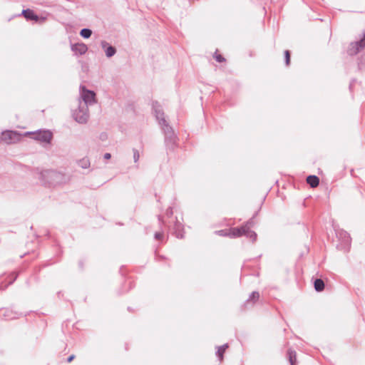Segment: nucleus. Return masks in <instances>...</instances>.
<instances>
[{
    "instance_id": "1",
    "label": "nucleus",
    "mask_w": 365,
    "mask_h": 365,
    "mask_svg": "<svg viewBox=\"0 0 365 365\" xmlns=\"http://www.w3.org/2000/svg\"><path fill=\"white\" fill-rule=\"evenodd\" d=\"M80 101L82 105L88 106L94 105L97 103L96 94L94 91L88 90L84 86H80Z\"/></svg>"
},
{
    "instance_id": "2",
    "label": "nucleus",
    "mask_w": 365,
    "mask_h": 365,
    "mask_svg": "<svg viewBox=\"0 0 365 365\" xmlns=\"http://www.w3.org/2000/svg\"><path fill=\"white\" fill-rule=\"evenodd\" d=\"M73 116L78 123H86L89 118L88 108H87L86 105H82V102L79 101L78 108L73 111Z\"/></svg>"
},
{
    "instance_id": "3",
    "label": "nucleus",
    "mask_w": 365,
    "mask_h": 365,
    "mask_svg": "<svg viewBox=\"0 0 365 365\" xmlns=\"http://www.w3.org/2000/svg\"><path fill=\"white\" fill-rule=\"evenodd\" d=\"M160 125H161L162 130L165 134V141L166 145L173 148L176 141V135L173 129L169 125L167 121H165V123H161Z\"/></svg>"
},
{
    "instance_id": "4",
    "label": "nucleus",
    "mask_w": 365,
    "mask_h": 365,
    "mask_svg": "<svg viewBox=\"0 0 365 365\" xmlns=\"http://www.w3.org/2000/svg\"><path fill=\"white\" fill-rule=\"evenodd\" d=\"M1 139L7 144L16 143L21 140V134L17 131L6 130L1 133Z\"/></svg>"
},
{
    "instance_id": "5",
    "label": "nucleus",
    "mask_w": 365,
    "mask_h": 365,
    "mask_svg": "<svg viewBox=\"0 0 365 365\" xmlns=\"http://www.w3.org/2000/svg\"><path fill=\"white\" fill-rule=\"evenodd\" d=\"M365 47V32L359 41L350 43L347 53L350 56L356 55Z\"/></svg>"
},
{
    "instance_id": "6",
    "label": "nucleus",
    "mask_w": 365,
    "mask_h": 365,
    "mask_svg": "<svg viewBox=\"0 0 365 365\" xmlns=\"http://www.w3.org/2000/svg\"><path fill=\"white\" fill-rule=\"evenodd\" d=\"M32 135L34 140L46 143H50L53 138V134L49 130H38L32 133Z\"/></svg>"
},
{
    "instance_id": "7",
    "label": "nucleus",
    "mask_w": 365,
    "mask_h": 365,
    "mask_svg": "<svg viewBox=\"0 0 365 365\" xmlns=\"http://www.w3.org/2000/svg\"><path fill=\"white\" fill-rule=\"evenodd\" d=\"M253 225L252 220H249L245 225L240 227H233L230 229L231 237L235 238L245 235L247 229H250Z\"/></svg>"
},
{
    "instance_id": "8",
    "label": "nucleus",
    "mask_w": 365,
    "mask_h": 365,
    "mask_svg": "<svg viewBox=\"0 0 365 365\" xmlns=\"http://www.w3.org/2000/svg\"><path fill=\"white\" fill-rule=\"evenodd\" d=\"M336 235L337 237L342 240L341 244L337 245V248L339 250H347L351 242L349 235L344 230L336 231Z\"/></svg>"
},
{
    "instance_id": "9",
    "label": "nucleus",
    "mask_w": 365,
    "mask_h": 365,
    "mask_svg": "<svg viewBox=\"0 0 365 365\" xmlns=\"http://www.w3.org/2000/svg\"><path fill=\"white\" fill-rule=\"evenodd\" d=\"M101 46L102 48L104 50L106 56L108 58H110L115 54L116 48L110 44H109V43H108L107 41H101Z\"/></svg>"
},
{
    "instance_id": "10",
    "label": "nucleus",
    "mask_w": 365,
    "mask_h": 365,
    "mask_svg": "<svg viewBox=\"0 0 365 365\" xmlns=\"http://www.w3.org/2000/svg\"><path fill=\"white\" fill-rule=\"evenodd\" d=\"M153 108L159 124L165 123L166 120L164 117V113L162 110L160 106L158 103H153Z\"/></svg>"
},
{
    "instance_id": "11",
    "label": "nucleus",
    "mask_w": 365,
    "mask_h": 365,
    "mask_svg": "<svg viewBox=\"0 0 365 365\" xmlns=\"http://www.w3.org/2000/svg\"><path fill=\"white\" fill-rule=\"evenodd\" d=\"M71 50L76 55H83L88 51V47L86 44L81 43H75L71 46Z\"/></svg>"
},
{
    "instance_id": "12",
    "label": "nucleus",
    "mask_w": 365,
    "mask_h": 365,
    "mask_svg": "<svg viewBox=\"0 0 365 365\" xmlns=\"http://www.w3.org/2000/svg\"><path fill=\"white\" fill-rule=\"evenodd\" d=\"M173 229H174V234L176 236V237L180 238V239L183 238V237H184L183 225L180 222L176 220V222H175Z\"/></svg>"
},
{
    "instance_id": "13",
    "label": "nucleus",
    "mask_w": 365,
    "mask_h": 365,
    "mask_svg": "<svg viewBox=\"0 0 365 365\" xmlns=\"http://www.w3.org/2000/svg\"><path fill=\"white\" fill-rule=\"evenodd\" d=\"M21 14L27 20H33L35 21H37L38 20V16L36 14H35L32 10L29 9L23 10Z\"/></svg>"
},
{
    "instance_id": "14",
    "label": "nucleus",
    "mask_w": 365,
    "mask_h": 365,
    "mask_svg": "<svg viewBox=\"0 0 365 365\" xmlns=\"http://www.w3.org/2000/svg\"><path fill=\"white\" fill-rule=\"evenodd\" d=\"M307 182L312 187H316L319 184V179L316 175H309L307 178Z\"/></svg>"
},
{
    "instance_id": "15",
    "label": "nucleus",
    "mask_w": 365,
    "mask_h": 365,
    "mask_svg": "<svg viewBox=\"0 0 365 365\" xmlns=\"http://www.w3.org/2000/svg\"><path fill=\"white\" fill-rule=\"evenodd\" d=\"M287 357L290 365H296L297 363V354L296 351L292 349L287 351Z\"/></svg>"
},
{
    "instance_id": "16",
    "label": "nucleus",
    "mask_w": 365,
    "mask_h": 365,
    "mask_svg": "<svg viewBox=\"0 0 365 365\" xmlns=\"http://www.w3.org/2000/svg\"><path fill=\"white\" fill-rule=\"evenodd\" d=\"M314 286L317 292H322L324 289V282L321 279H317L314 282Z\"/></svg>"
},
{
    "instance_id": "17",
    "label": "nucleus",
    "mask_w": 365,
    "mask_h": 365,
    "mask_svg": "<svg viewBox=\"0 0 365 365\" xmlns=\"http://www.w3.org/2000/svg\"><path fill=\"white\" fill-rule=\"evenodd\" d=\"M228 348V344H225L221 346H219L217 348V351L216 352L217 356L219 357L220 361H221L223 359V354L226 351V349Z\"/></svg>"
},
{
    "instance_id": "18",
    "label": "nucleus",
    "mask_w": 365,
    "mask_h": 365,
    "mask_svg": "<svg viewBox=\"0 0 365 365\" xmlns=\"http://www.w3.org/2000/svg\"><path fill=\"white\" fill-rule=\"evenodd\" d=\"M78 165L81 168H82L83 169H86V168H88L90 166V161H89V160L88 158H84L81 159L78 162Z\"/></svg>"
},
{
    "instance_id": "19",
    "label": "nucleus",
    "mask_w": 365,
    "mask_h": 365,
    "mask_svg": "<svg viewBox=\"0 0 365 365\" xmlns=\"http://www.w3.org/2000/svg\"><path fill=\"white\" fill-rule=\"evenodd\" d=\"M92 34V31L89 29L85 28L81 30L80 35L84 38H88Z\"/></svg>"
},
{
    "instance_id": "20",
    "label": "nucleus",
    "mask_w": 365,
    "mask_h": 365,
    "mask_svg": "<svg viewBox=\"0 0 365 365\" xmlns=\"http://www.w3.org/2000/svg\"><path fill=\"white\" fill-rule=\"evenodd\" d=\"M245 236L248 238L252 239V242H255L257 240V234L254 231L250 230V229H247L246 231Z\"/></svg>"
},
{
    "instance_id": "21",
    "label": "nucleus",
    "mask_w": 365,
    "mask_h": 365,
    "mask_svg": "<svg viewBox=\"0 0 365 365\" xmlns=\"http://www.w3.org/2000/svg\"><path fill=\"white\" fill-rule=\"evenodd\" d=\"M215 233L220 236H229L231 237L230 229L218 230L216 231Z\"/></svg>"
},
{
    "instance_id": "22",
    "label": "nucleus",
    "mask_w": 365,
    "mask_h": 365,
    "mask_svg": "<svg viewBox=\"0 0 365 365\" xmlns=\"http://www.w3.org/2000/svg\"><path fill=\"white\" fill-rule=\"evenodd\" d=\"M259 297V294L258 292H253L250 296V298L248 299L247 300V302H249L250 301H255V300H257Z\"/></svg>"
},
{
    "instance_id": "23",
    "label": "nucleus",
    "mask_w": 365,
    "mask_h": 365,
    "mask_svg": "<svg viewBox=\"0 0 365 365\" xmlns=\"http://www.w3.org/2000/svg\"><path fill=\"white\" fill-rule=\"evenodd\" d=\"M133 160H134V163H137L139 160V158H140L139 151L137 149L133 148Z\"/></svg>"
},
{
    "instance_id": "24",
    "label": "nucleus",
    "mask_w": 365,
    "mask_h": 365,
    "mask_svg": "<svg viewBox=\"0 0 365 365\" xmlns=\"http://www.w3.org/2000/svg\"><path fill=\"white\" fill-rule=\"evenodd\" d=\"M285 63L287 66L290 63V53L288 50L284 51Z\"/></svg>"
},
{
    "instance_id": "25",
    "label": "nucleus",
    "mask_w": 365,
    "mask_h": 365,
    "mask_svg": "<svg viewBox=\"0 0 365 365\" xmlns=\"http://www.w3.org/2000/svg\"><path fill=\"white\" fill-rule=\"evenodd\" d=\"M214 57L219 63H222L225 61V58L220 54H216Z\"/></svg>"
},
{
    "instance_id": "26",
    "label": "nucleus",
    "mask_w": 365,
    "mask_h": 365,
    "mask_svg": "<svg viewBox=\"0 0 365 365\" xmlns=\"http://www.w3.org/2000/svg\"><path fill=\"white\" fill-rule=\"evenodd\" d=\"M173 208L171 207H168L166 210V215L170 217L173 215Z\"/></svg>"
},
{
    "instance_id": "27",
    "label": "nucleus",
    "mask_w": 365,
    "mask_h": 365,
    "mask_svg": "<svg viewBox=\"0 0 365 365\" xmlns=\"http://www.w3.org/2000/svg\"><path fill=\"white\" fill-rule=\"evenodd\" d=\"M163 237V234L162 232H156L155 234V238L158 240H161Z\"/></svg>"
},
{
    "instance_id": "28",
    "label": "nucleus",
    "mask_w": 365,
    "mask_h": 365,
    "mask_svg": "<svg viewBox=\"0 0 365 365\" xmlns=\"http://www.w3.org/2000/svg\"><path fill=\"white\" fill-rule=\"evenodd\" d=\"M103 158L106 160H109L111 158V155L110 153H106L104 154Z\"/></svg>"
},
{
    "instance_id": "29",
    "label": "nucleus",
    "mask_w": 365,
    "mask_h": 365,
    "mask_svg": "<svg viewBox=\"0 0 365 365\" xmlns=\"http://www.w3.org/2000/svg\"><path fill=\"white\" fill-rule=\"evenodd\" d=\"M75 358V355L72 354L71 355L68 359H67V361L68 362H71Z\"/></svg>"
},
{
    "instance_id": "30",
    "label": "nucleus",
    "mask_w": 365,
    "mask_h": 365,
    "mask_svg": "<svg viewBox=\"0 0 365 365\" xmlns=\"http://www.w3.org/2000/svg\"><path fill=\"white\" fill-rule=\"evenodd\" d=\"M46 173L50 175L51 176H53V175L56 174V172L55 171H53V170H51V171H46Z\"/></svg>"
}]
</instances>
